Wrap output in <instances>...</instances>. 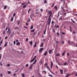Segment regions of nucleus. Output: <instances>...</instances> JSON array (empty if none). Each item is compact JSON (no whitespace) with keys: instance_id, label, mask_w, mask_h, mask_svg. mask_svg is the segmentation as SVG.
Wrapping results in <instances>:
<instances>
[{"instance_id":"1","label":"nucleus","mask_w":77,"mask_h":77,"mask_svg":"<svg viewBox=\"0 0 77 77\" xmlns=\"http://www.w3.org/2000/svg\"><path fill=\"white\" fill-rule=\"evenodd\" d=\"M43 50H44V48H40L39 51V53H41V52Z\"/></svg>"},{"instance_id":"2","label":"nucleus","mask_w":77,"mask_h":77,"mask_svg":"<svg viewBox=\"0 0 77 77\" xmlns=\"http://www.w3.org/2000/svg\"><path fill=\"white\" fill-rule=\"evenodd\" d=\"M48 21L49 22H48V24L50 26V23H51V19H49Z\"/></svg>"},{"instance_id":"3","label":"nucleus","mask_w":77,"mask_h":77,"mask_svg":"<svg viewBox=\"0 0 77 77\" xmlns=\"http://www.w3.org/2000/svg\"><path fill=\"white\" fill-rule=\"evenodd\" d=\"M53 63L52 62H51V69L52 68H53Z\"/></svg>"},{"instance_id":"4","label":"nucleus","mask_w":77,"mask_h":77,"mask_svg":"<svg viewBox=\"0 0 77 77\" xmlns=\"http://www.w3.org/2000/svg\"><path fill=\"white\" fill-rule=\"evenodd\" d=\"M68 42L69 44H73L74 43L73 42H70L69 41H68Z\"/></svg>"},{"instance_id":"5","label":"nucleus","mask_w":77,"mask_h":77,"mask_svg":"<svg viewBox=\"0 0 77 77\" xmlns=\"http://www.w3.org/2000/svg\"><path fill=\"white\" fill-rule=\"evenodd\" d=\"M48 65H47V63H46L45 64V67H46V68H47L48 67Z\"/></svg>"},{"instance_id":"6","label":"nucleus","mask_w":77,"mask_h":77,"mask_svg":"<svg viewBox=\"0 0 77 77\" xmlns=\"http://www.w3.org/2000/svg\"><path fill=\"white\" fill-rule=\"evenodd\" d=\"M52 13H51V14H50L48 21L49 20V19H50V17H51V15H52Z\"/></svg>"},{"instance_id":"7","label":"nucleus","mask_w":77,"mask_h":77,"mask_svg":"<svg viewBox=\"0 0 77 77\" xmlns=\"http://www.w3.org/2000/svg\"><path fill=\"white\" fill-rule=\"evenodd\" d=\"M37 44V42L36 41L35 43V44L34 45L33 47L34 48H35L36 47V44Z\"/></svg>"},{"instance_id":"8","label":"nucleus","mask_w":77,"mask_h":77,"mask_svg":"<svg viewBox=\"0 0 77 77\" xmlns=\"http://www.w3.org/2000/svg\"><path fill=\"white\" fill-rule=\"evenodd\" d=\"M60 72L61 73V74H63V70H62L61 69H60Z\"/></svg>"},{"instance_id":"9","label":"nucleus","mask_w":77,"mask_h":77,"mask_svg":"<svg viewBox=\"0 0 77 77\" xmlns=\"http://www.w3.org/2000/svg\"><path fill=\"white\" fill-rule=\"evenodd\" d=\"M43 46H44V43L42 42V44L40 45V47H43Z\"/></svg>"},{"instance_id":"10","label":"nucleus","mask_w":77,"mask_h":77,"mask_svg":"<svg viewBox=\"0 0 77 77\" xmlns=\"http://www.w3.org/2000/svg\"><path fill=\"white\" fill-rule=\"evenodd\" d=\"M47 52L46 51L45 53H44V55L45 56L47 55Z\"/></svg>"},{"instance_id":"11","label":"nucleus","mask_w":77,"mask_h":77,"mask_svg":"<svg viewBox=\"0 0 77 77\" xmlns=\"http://www.w3.org/2000/svg\"><path fill=\"white\" fill-rule=\"evenodd\" d=\"M29 44H30V45H32L33 44V42H32V41H31L30 42H29Z\"/></svg>"},{"instance_id":"12","label":"nucleus","mask_w":77,"mask_h":77,"mask_svg":"<svg viewBox=\"0 0 77 77\" xmlns=\"http://www.w3.org/2000/svg\"><path fill=\"white\" fill-rule=\"evenodd\" d=\"M65 52H66V50H65V51L62 54V56H64Z\"/></svg>"},{"instance_id":"13","label":"nucleus","mask_w":77,"mask_h":77,"mask_svg":"<svg viewBox=\"0 0 77 77\" xmlns=\"http://www.w3.org/2000/svg\"><path fill=\"white\" fill-rule=\"evenodd\" d=\"M21 75H22V77H25V75L24 74V73H22Z\"/></svg>"},{"instance_id":"14","label":"nucleus","mask_w":77,"mask_h":77,"mask_svg":"<svg viewBox=\"0 0 77 77\" xmlns=\"http://www.w3.org/2000/svg\"><path fill=\"white\" fill-rule=\"evenodd\" d=\"M52 51V50H49V54H51V52Z\"/></svg>"},{"instance_id":"15","label":"nucleus","mask_w":77,"mask_h":77,"mask_svg":"<svg viewBox=\"0 0 77 77\" xmlns=\"http://www.w3.org/2000/svg\"><path fill=\"white\" fill-rule=\"evenodd\" d=\"M33 67V65H32L29 68L30 69H32V67Z\"/></svg>"},{"instance_id":"16","label":"nucleus","mask_w":77,"mask_h":77,"mask_svg":"<svg viewBox=\"0 0 77 77\" xmlns=\"http://www.w3.org/2000/svg\"><path fill=\"white\" fill-rule=\"evenodd\" d=\"M34 60H35L33 59H32V60H31L30 61V63H32V62H33V61H34Z\"/></svg>"},{"instance_id":"17","label":"nucleus","mask_w":77,"mask_h":77,"mask_svg":"<svg viewBox=\"0 0 77 77\" xmlns=\"http://www.w3.org/2000/svg\"><path fill=\"white\" fill-rule=\"evenodd\" d=\"M48 75H49V77H53V75H52L51 74H50V73H49Z\"/></svg>"},{"instance_id":"18","label":"nucleus","mask_w":77,"mask_h":77,"mask_svg":"<svg viewBox=\"0 0 77 77\" xmlns=\"http://www.w3.org/2000/svg\"><path fill=\"white\" fill-rule=\"evenodd\" d=\"M69 75H71V74H67L66 75V77H68Z\"/></svg>"},{"instance_id":"19","label":"nucleus","mask_w":77,"mask_h":77,"mask_svg":"<svg viewBox=\"0 0 77 77\" xmlns=\"http://www.w3.org/2000/svg\"><path fill=\"white\" fill-rule=\"evenodd\" d=\"M47 69H48L49 70V71H50L51 70L50 68V67H49L48 66L47 67Z\"/></svg>"},{"instance_id":"20","label":"nucleus","mask_w":77,"mask_h":77,"mask_svg":"<svg viewBox=\"0 0 77 77\" xmlns=\"http://www.w3.org/2000/svg\"><path fill=\"white\" fill-rule=\"evenodd\" d=\"M36 62V60H35V61L33 63V64L34 65Z\"/></svg>"},{"instance_id":"21","label":"nucleus","mask_w":77,"mask_h":77,"mask_svg":"<svg viewBox=\"0 0 77 77\" xmlns=\"http://www.w3.org/2000/svg\"><path fill=\"white\" fill-rule=\"evenodd\" d=\"M7 7H8V6H5L4 7V9H6Z\"/></svg>"},{"instance_id":"22","label":"nucleus","mask_w":77,"mask_h":77,"mask_svg":"<svg viewBox=\"0 0 77 77\" xmlns=\"http://www.w3.org/2000/svg\"><path fill=\"white\" fill-rule=\"evenodd\" d=\"M34 31H35V29H34L33 30H31V32H34Z\"/></svg>"},{"instance_id":"23","label":"nucleus","mask_w":77,"mask_h":77,"mask_svg":"<svg viewBox=\"0 0 77 77\" xmlns=\"http://www.w3.org/2000/svg\"><path fill=\"white\" fill-rule=\"evenodd\" d=\"M33 26L32 25L30 27V29H33Z\"/></svg>"},{"instance_id":"24","label":"nucleus","mask_w":77,"mask_h":77,"mask_svg":"<svg viewBox=\"0 0 77 77\" xmlns=\"http://www.w3.org/2000/svg\"><path fill=\"white\" fill-rule=\"evenodd\" d=\"M8 44V43L7 42H6L5 44V45L4 46L6 47L7 46V45Z\"/></svg>"},{"instance_id":"25","label":"nucleus","mask_w":77,"mask_h":77,"mask_svg":"<svg viewBox=\"0 0 77 77\" xmlns=\"http://www.w3.org/2000/svg\"><path fill=\"white\" fill-rule=\"evenodd\" d=\"M71 75H74V74H75V73H70Z\"/></svg>"},{"instance_id":"26","label":"nucleus","mask_w":77,"mask_h":77,"mask_svg":"<svg viewBox=\"0 0 77 77\" xmlns=\"http://www.w3.org/2000/svg\"><path fill=\"white\" fill-rule=\"evenodd\" d=\"M20 43L19 42H18L17 43V45H20Z\"/></svg>"},{"instance_id":"27","label":"nucleus","mask_w":77,"mask_h":77,"mask_svg":"<svg viewBox=\"0 0 77 77\" xmlns=\"http://www.w3.org/2000/svg\"><path fill=\"white\" fill-rule=\"evenodd\" d=\"M11 72L9 71L8 72V74H11Z\"/></svg>"},{"instance_id":"28","label":"nucleus","mask_w":77,"mask_h":77,"mask_svg":"<svg viewBox=\"0 0 77 77\" xmlns=\"http://www.w3.org/2000/svg\"><path fill=\"white\" fill-rule=\"evenodd\" d=\"M44 3H47V2L46 0H45V1L44 2Z\"/></svg>"},{"instance_id":"29","label":"nucleus","mask_w":77,"mask_h":77,"mask_svg":"<svg viewBox=\"0 0 77 77\" xmlns=\"http://www.w3.org/2000/svg\"><path fill=\"white\" fill-rule=\"evenodd\" d=\"M60 14V12L59 11L58 13V15H57V17H59V14Z\"/></svg>"},{"instance_id":"30","label":"nucleus","mask_w":77,"mask_h":77,"mask_svg":"<svg viewBox=\"0 0 77 77\" xmlns=\"http://www.w3.org/2000/svg\"><path fill=\"white\" fill-rule=\"evenodd\" d=\"M66 71V69H65L64 70V72H67Z\"/></svg>"},{"instance_id":"31","label":"nucleus","mask_w":77,"mask_h":77,"mask_svg":"<svg viewBox=\"0 0 77 77\" xmlns=\"http://www.w3.org/2000/svg\"><path fill=\"white\" fill-rule=\"evenodd\" d=\"M26 6H27V5H25L23 6V8H26Z\"/></svg>"},{"instance_id":"32","label":"nucleus","mask_w":77,"mask_h":77,"mask_svg":"<svg viewBox=\"0 0 77 77\" xmlns=\"http://www.w3.org/2000/svg\"><path fill=\"white\" fill-rule=\"evenodd\" d=\"M70 32H71L72 31V28H71V26H70Z\"/></svg>"},{"instance_id":"33","label":"nucleus","mask_w":77,"mask_h":77,"mask_svg":"<svg viewBox=\"0 0 77 77\" xmlns=\"http://www.w3.org/2000/svg\"><path fill=\"white\" fill-rule=\"evenodd\" d=\"M66 64H67V63H66V62L65 63H63L64 65H66Z\"/></svg>"},{"instance_id":"34","label":"nucleus","mask_w":77,"mask_h":77,"mask_svg":"<svg viewBox=\"0 0 77 77\" xmlns=\"http://www.w3.org/2000/svg\"><path fill=\"white\" fill-rule=\"evenodd\" d=\"M13 20H14V17H12L11 19V21H13Z\"/></svg>"},{"instance_id":"35","label":"nucleus","mask_w":77,"mask_h":77,"mask_svg":"<svg viewBox=\"0 0 77 77\" xmlns=\"http://www.w3.org/2000/svg\"><path fill=\"white\" fill-rule=\"evenodd\" d=\"M29 66V64H27L25 66H26V67H27V66Z\"/></svg>"},{"instance_id":"36","label":"nucleus","mask_w":77,"mask_h":77,"mask_svg":"<svg viewBox=\"0 0 77 77\" xmlns=\"http://www.w3.org/2000/svg\"><path fill=\"white\" fill-rule=\"evenodd\" d=\"M54 8L55 9H57V6H55L54 7Z\"/></svg>"},{"instance_id":"37","label":"nucleus","mask_w":77,"mask_h":77,"mask_svg":"<svg viewBox=\"0 0 77 77\" xmlns=\"http://www.w3.org/2000/svg\"><path fill=\"white\" fill-rule=\"evenodd\" d=\"M47 17L46 16H44V19H45V20H47Z\"/></svg>"},{"instance_id":"38","label":"nucleus","mask_w":77,"mask_h":77,"mask_svg":"<svg viewBox=\"0 0 77 77\" xmlns=\"http://www.w3.org/2000/svg\"><path fill=\"white\" fill-rule=\"evenodd\" d=\"M10 34H11V29L9 31V34H8L9 35H10Z\"/></svg>"},{"instance_id":"39","label":"nucleus","mask_w":77,"mask_h":77,"mask_svg":"<svg viewBox=\"0 0 77 77\" xmlns=\"http://www.w3.org/2000/svg\"><path fill=\"white\" fill-rule=\"evenodd\" d=\"M1 22H3V18H2L1 20Z\"/></svg>"},{"instance_id":"40","label":"nucleus","mask_w":77,"mask_h":77,"mask_svg":"<svg viewBox=\"0 0 77 77\" xmlns=\"http://www.w3.org/2000/svg\"><path fill=\"white\" fill-rule=\"evenodd\" d=\"M28 40H29V39H28V38H26V40L25 41L26 42V41H28Z\"/></svg>"},{"instance_id":"41","label":"nucleus","mask_w":77,"mask_h":77,"mask_svg":"<svg viewBox=\"0 0 77 77\" xmlns=\"http://www.w3.org/2000/svg\"><path fill=\"white\" fill-rule=\"evenodd\" d=\"M64 43V41H63L61 42V44H63Z\"/></svg>"},{"instance_id":"42","label":"nucleus","mask_w":77,"mask_h":77,"mask_svg":"<svg viewBox=\"0 0 77 77\" xmlns=\"http://www.w3.org/2000/svg\"><path fill=\"white\" fill-rule=\"evenodd\" d=\"M30 17L31 18V19H33V17H33V16H30Z\"/></svg>"},{"instance_id":"43","label":"nucleus","mask_w":77,"mask_h":77,"mask_svg":"<svg viewBox=\"0 0 77 77\" xmlns=\"http://www.w3.org/2000/svg\"><path fill=\"white\" fill-rule=\"evenodd\" d=\"M40 63H41V65L42 63V60H41L40 61Z\"/></svg>"},{"instance_id":"44","label":"nucleus","mask_w":77,"mask_h":77,"mask_svg":"<svg viewBox=\"0 0 77 77\" xmlns=\"http://www.w3.org/2000/svg\"><path fill=\"white\" fill-rule=\"evenodd\" d=\"M38 16H39V17H41V16H42V15H41V14H40Z\"/></svg>"},{"instance_id":"45","label":"nucleus","mask_w":77,"mask_h":77,"mask_svg":"<svg viewBox=\"0 0 77 77\" xmlns=\"http://www.w3.org/2000/svg\"><path fill=\"white\" fill-rule=\"evenodd\" d=\"M36 56H35L33 58V59H34L35 60V59H36Z\"/></svg>"},{"instance_id":"46","label":"nucleus","mask_w":77,"mask_h":77,"mask_svg":"<svg viewBox=\"0 0 77 77\" xmlns=\"http://www.w3.org/2000/svg\"><path fill=\"white\" fill-rule=\"evenodd\" d=\"M24 28H25V29H27V27L26 26H24Z\"/></svg>"},{"instance_id":"47","label":"nucleus","mask_w":77,"mask_h":77,"mask_svg":"<svg viewBox=\"0 0 77 77\" xmlns=\"http://www.w3.org/2000/svg\"><path fill=\"white\" fill-rule=\"evenodd\" d=\"M62 34H63V35H65V33L64 32H62Z\"/></svg>"},{"instance_id":"48","label":"nucleus","mask_w":77,"mask_h":77,"mask_svg":"<svg viewBox=\"0 0 77 77\" xmlns=\"http://www.w3.org/2000/svg\"><path fill=\"white\" fill-rule=\"evenodd\" d=\"M7 66H10V64H7Z\"/></svg>"},{"instance_id":"49","label":"nucleus","mask_w":77,"mask_h":77,"mask_svg":"<svg viewBox=\"0 0 77 77\" xmlns=\"http://www.w3.org/2000/svg\"><path fill=\"white\" fill-rule=\"evenodd\" d=\"M15 13H14L13 15V17H15Z\"/></svg>"},{"instance_id":"50","label":"nucleus","mask_w":77,"mask_h":77,"mask_svg":"<svg viewBox=\"0 0 77 77\" xmlns=\"http://www.w3.org/2000/svg\"><path fill=\"white\" fill-rule=\"evenodd\" d=\"M51 11H49V12H48V14H51Z\"/></svg>"},{"instance_id":"51","label":"nucleus","mask_w":77,"mask_h":77,"mask_svg":"<svg viewBox=\"0 0 77 77\" xmlns=\"http://www.w3.org/2000/svg\"><path fill=\"white\" fill-rule=\"evenodd\" d=\"M36 11L37 12H38V11H39V8H38V9H36Z\"/></svg>"},{"instance_id":"52","label":"nucleus","mask_w":77,"mask_h":77,"mask_svg":"<svg viewBox=\"0 0 77 77\" xmlns=\"http://www.w3.org/2000/svg\"><path fill=\"white\" fill-rule=\"evenodd\" d=\"M57 35H58V36H59V33L58 32H57Z\"/></svg>"},{"instance_id":"53","label":"nucleus","mask_w":77,"mask_h":77,"mask_svg":"<svg viewBox=\"0 0 77 77\" xmlns=\"http://www.w3.org/2000/svg\"><path fill=\"white\" fill-rule=\"evenodd\" d=\"M43 72H45V73H47V72L45 71H43Z\"/></svg>"},{"instance_id":"54","label":"nucleus","mask_w":77,"mask_h":77,"mask_svg":"<svg viewBox=\"0 0 77 77\" xmlns=\"http://www.w3.org/2000/svg\"><path fill=\"white\" fill-rule=\"evenodd\" d=\"M54 4H53V5H52V8H53V7L54 6Z\"/></svg>"},{"instance_id":"55","label":"nucleus","mask_w":77,"mask_h":77,"mask_svg":"<svg viewBox=\"0 0 77 77\" xmlns=\"http://www.w3.org/2000/svg\"><path fill=\"white\" fill-rule=\"evenodd\" d=\"M20 22H19L18 23H17V24L18 25H19V24H20Z\"/></svg>"},{"instance_id":"56","label":"nucleus","mask_w":77,"mask_h":77,"mask_svg":"<svg viewBox=\"0 0 77 77\" xmlns=\"http://www.w3.org/2000/svg\"><path fill=\"white\" fill-rule=\"evenodd\" d=\"M50 71V72H51V73H52V74H53V72H52L51 71V70L49 71Z\"/></svg>"},{"instance_id":"57","label":"nucleus","mask_w":77,"mask_h":77,"mask_svg":"<svg viewBox=\"0 0 77 77\" xmlns=\"http://www.w3.org/2000/svg\"><path fill=\"white\" fill-rule=\"evenodd\" d=\"M62 18L61 17V18H60L59 20H62Z\"/></svg>"},{"instance_id":"58","label":"nucleus","mask_w":77,"mask_h":77,"mask_svg":"<svg viewBox=\"0 0 77 77\" xmlns=\"http://www.w3.org/2000/svg\"><path fill=\"white\" fill-rule=\"evenodd\" d=\"M59 55H60V54H57V56H59Z\"/></svg>"},{"instance_id":"59","label":"nucleus","mask_w":77,"mask_h":77,"mask_svg":"<svg viewBox=\"0 0 77 77\" xmlns=\"http://www.w3.org/2000/svg\"><path fill=\"white\" fill-rule=\"evenodd\" d=\"M31 9H31V8H30V9H29V11H29L30 12V11H31Z\"/></svg>"},{"instance_id":"60","label":"nucleus","mask_w":77,"mask_h":77,"mask_svg":"<svg viewBox=\"0 0 77 77\" xmlns=\"http://www.w3.org/2000/svg\"><path fill=\"white\" fill-rule=\"evenodd\" d=\"M2 41H3V40H2L0 42V44H2Z\"/></svg>"},{"instance_id":"61","label":"nucleus","mask_w":77,"mask_h":77,"mask_svg":"<svg viewBox=\"0 0 77 77\" xmlns=\"http://www.w3.org/2000/svg\"><path fill=\"white\" fill-rule=\"evenodd\" d=\"M7 38H8V37H7V36H6V37H5V39H7Z\"/></svg>"},{"instance_id":"62","label":"nucleus","mask_w":77,"mask_h":77,"mask_svg":"<svg viewBox=\"0 0 77 77\" xmlns=\"http://www.w3.org/2000/svg\"><path fill=\"white\" fill-rule=\"evenodd\" d=\"M14 45L15 44V41H14Z\"/></svg>"},{"instance_id":"63","label":"nucleus","mask_w":77,"mask_h":77,"mask_svg":"<svg viewBox=\"0 0 77 77\" xmlns=\"http://www.w3.org/2000/svg\"><path fill=\"white\" fill-rule=\"evenodd\" d=\"M18 29V27H17L15 28V29Z\"/></svg>"},{"instance_id":"64","label":"nucleus","mask_w":77,"mask_h":77,"mask_svg":"<svg viewBox=\"0 0 77 77\" xmlns=\"http://www.w3.org/2000/svg\"><path fill=\"white\" fill-rule=\"evenodd\" d=\"M46 39H43V41L44 42V41H46Z\"/></svg>"}]
</instances>
